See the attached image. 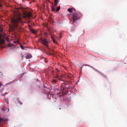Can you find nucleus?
I'll return each instance as SVG.
<instances>
[{
    "label": "nucleus",
    "mask_w": 127,
    "mask_h": 127,
    "mask_svg": "<svg viewBox=\"0 0 127 127\" xmlns=\"http://www.w3.org/2000/svg\"><path fill=\"white\" fill-rule=\"evenodd\" d=\"M11 20L14 27H17L18 23L21 21V16L19 14L14 13L13 16L11 18Z\"/></svg>",
    "instance_id": "nucleus-1"
},
{
    "label": "nucleus",
    "mask_w": 127,
    "mask_h": 127,
    "mask_svg": "<svg viewBox=\"0 0 127 127\" xmlns=\"http://www.w3.org/2000/svg\"><path fill=\"white\" fill-rule=\"evenodd\" d=\"M37 41L41 42L42 44L46 47L47 48H49L48 42L47 39L45 38H40Z\"/></svg>",
    "instance_id": "nucleus-2"
},
{
    "label": "nucleus",
    "mask_w": 127,
    "mask_h": 127,
    "mask_svg": "<svg viewBox=\"0 0 127 127\" xmlns=\"http://www.w3.org/2000/svg\"><path fill=\"white\" fill-rule=\"evenodd\" d=\"M72 18L73 22H74L78 20L81 16V14L79 13H73V14Z\"/></svg>",
    "instance_id": "nucleus-3"
},
{
    "label": "nucleus",
    "mask_w": 127,
    "mask_h": 127,
    "mask_svg": "<svg viewBox=\"0 0 127 127\" xmlns=\"http://www.w3.org/2000/svg\"><path fill=\"white\" fill-rule=\"evenodd\" d=\"M5 35L6 34L5 33H4L3 35L0 33V44L4 43V37Z\"/></svg>",
    "instance_id": "nucleus-4"
},
{
    "label": "nucleus",
    "mask_w": 127,
    "mask_h": 127,
    "mask_svg": "<svg viewBox=\"0 0 127 127\" xmlns=\"http://www.w3.org/2000/svg\"><path fill=\"white\" fill-rule=\"evenodd\" d=\"M85 66H89L91 67V68H92V69H93L94 70H95V71H96L97 72H98V73H100V74H101L103 76V77H104L105 78H106L107 77H106V76H105V75H104V74H102V73H101V72H100V71H98V70H97L95 68H94L93 67V66H90V65H87V64H85Z\"/></svg>",
    "instance_id": "nucleus-5"
},
{
    "label": "nucleus",
    "mask_w": 127,
    "mask_h": 127,
    "mask_svg": "<svg viewBox=\"0 0 127 127\" xmlns=\"http://www.w3.org/2000/svg\"><path fill=\"white\" fill-rule=\"evenodd\" d=\"M29 28L30 31L33 33L35 34L36 33V31L35 30L32 29L31 28V26L30 25L29 26Z\"/></svg>",
    "instance_id": "nucleus-6"
},
{
    "label": "nucleus",
    "mask_w": 127,
    "mask_h": 127,
    "mask_svg": "<svg viewBox=\"0 0 127 127\" xmlns=\"http://www.w3.org/2000/svg\"><path fill=\"white\" fill-rule=\"evenodd\" d=\"M24 16L25 17H30L32 16V14L29 12L27 13H25L24 14Z\"/></svg>",
    "instance_id": "nucleus-7"
},
{
    "label": "nucleus",
    "mask_w": 127,
    "mask_h": 127,
    "mask_svg": "<svg viewBox=\"0 0 127 127\" xmlns=\"http://www.w3.org/2000/svg\"><path fill=\"white\" fill-rule=\"evenodd\" d=\"M32 57L31 54L30 53H28L25 56V58L27 59H29L31 58Z\"/></svg>",
    "instance_id": "nucleus-8"
},
{
    "label": "nucleus",
    "mask_w": 127,
    "mask_h": 127,
    "mask_svg": "<svg viewBox=\"0 0 127 127\" xmlns=\"http://www.w3.org/2000/svg\"><path fill=\"white\" fill-rule=\"evenodd\" d=\"M56 82V80L54 79H53L51 81V83H52L53 84H55Z\"/></svg>",
    "instance_id": "nucleus-9"
},
{
    "label": "nucleus",
    "mask_w": 127,
    "mask_h": 127,
    "mask_svg": "<svg viewBox=\"0 0 127 127\" xmlns=\"http://www.w3.org/2000/svg\"><path fill=\"white\" fill-rule=\"evenodd\" d=\"M67 11L70 13H71L72 12V10L71 8H68L67 10Z\"/></svg>",
    "instance_id": "nucleus-10"
},
{
    "label": "nucleus",
    "mask_w": 127,
    "mask_h": 127,
    "mask_svg": "<svg viewBox=\"0 0 127 127\" xmlns=\"http://www.w3.org/2000/svg\"><path fill=\"white\" fill-rule=\"evenodd\" d=\"M60 8V6H58L56 10V11L57 12H58L59 11Z\"/></svg>",
    "instance_id": "nucleus-11"
},
{
    "label": "nucleus",
    "mask_w": 127,
    "mask_h": 127,
    "mask_svg": "<svg viewBox=\"0 0 127 127\" xmlns=\"http://www.w3.org/2000/svg\"><path fill=\"white\" fill-rule=\"evenodd\" d=\"M54 0L55 5H56L58 3V1L57 0Z\"/></svg>",
    "instance_id": "nucleus-12"
},
{
    "label": "nucleus",
    "mask_w": 127,
    "mask_h": 127,
    "mask_svg": "<svg viewBox=\"0 0 127 127\" xmlns=\"http://www.w3.org/2000/svg\"><path fill=\"white\" fill-rule=\"evenodd\" d=\"M8 47H10L12 46V44L11 43H9L7 44V45Z\"/></svg>",
    "instance_id": "nucleus-13"
},
{
    "label": "nucleus",
    "mask_w": 127,
    "mask_h": 127,
    "mask_svg": "<svg viewBox=\"0 0 127 127\" xmlns=\"http://www.w3.org/2000/svg\"><path fill=\"white\" fill-rule=\"evenodd\" d=\"M59 71V70L57 69V68H56V73H58V72Z\"/></svg>",
    "instance_id": "nucleus-14"
},
{
    "label": "nucleus",
    "mask_w": 127,
    "mask_h": 127,
    "mask_svg": "<svg viewBox=\"0 0 127 127\" xmlns=\"http://www.w3.org/2000/svg\"><path fill=\"white\" fill-rule=\"evenodd\" d=\"M57 95L59 96V97H61V96L60 95V94L59 93H58L57 94Z\"/></svg>",
    "instance_id": "nucleus-15"
},
{
    "label": "nucleus",
    "mask_w": 127,
    "mask_h": 127,
    "mask_svg": "<svg viewBox=\"0 0 127 127\" xmlns=\"http://www.w3.org/2000/svg\"><path fill=\"white\" fill-rule=\"evenodd\" d=\"M20 47L22 49H24V47L23 46H22V45H20Z\"/></svg>",
    "instance_id": "nucleus-16"
},
{
    "label": "nucleus",
    "mask_w": 127,
    "mask_h": 127,
    "mask_svg": "<svg viewBox=\"0 0 127 127\" xmlns=\"http://www.w3.org/2000/svg\"><path fill=\"white\" fill-rule=\"evenodd\" d=\"M51 37L52 38V40H53V39H54V36L52 34L51 35Z\"/></svg>",
    "instance_id": "nucleus-17"
},
{
    "label": "nucleus",
    "mask_w": 127,
    "mask_h": 127,
    "mask_svg": "<svg viewBox=\"0 0 127 127\" xmlns=\"http://www.w3.org/2000/svg\"><path fill=\"white\" fill-rule=\"evenodd\" d=\"M53 43H56V44H57V42H56V41L55 40H54V39H53Z\"/></svg>",
    "instance_id": "nucleus-18"
},
{
    "label": "nucleus",
    "mask_w": 127,
    "mask_h": 127,
    "mask_svg": "<svg viewBox=\"0 0 127 127\" xmlns=\"http://www.w3.org/2000/svg\"><path fill=\"white\" fill-rule=\"evenodd\" d=\"M83 68V67H80V71L81 72V71H82V69Z\"/></svg>",
    "instance_id": "nucleus-19"
},
{
    "label": "nucleus",
    "mask_w": 127,
    "mask_h": 127,
    "mask_svg": "<svg viewBox=\"0 0 127 127\" xmlns=\"http://www.w3.org/2000/svg\"><path fill=\"white\" fill-rule=\"evenodd\" d=\"M6 40L7 42H8L9 41V40L8 39V37H7L6 38Z\"/></svg>",
    "instance_id": "nucleus-20"
},
{
    "label": "nucleus",
    "mask_w": 127,
    "mask_h": 127,
    "mask_svg": "<svg viewBox=\"0 0 127 127\" xmlns=\"http://www.w3.org/2000/svg\"><path fill=\"white\" fill-rule=\"evenodd\" d=\"M52 11H55V9L54 8H53V7L52 8Z\"/></svg>",
    "instance_id": "nucleus-21"
},
{
    "label": "nucleus",
    "mask_w": 127,
    "mask_h": 127,
    "mask_svg": "<svg viewBox=\"0 0 127 127\" xmlns=\"http://www.w3.org/2000/svg\"><path fill=\"white\" fill-rule=\"evenodd\" d=\"M55 78H59V76L58 74H57V76Z\"/></svg>",
    "instance_id": "nucleus-22"
},
{
    "label": "nucleus",
    "mask_w": 127,
    "mask_h": 127,
    "mask_svg": "<svg viewBox=\"0 0 127 127\" xmlns=\"http://www.w3.org/2000/svg\"><path fill=\"white\" fill-rule=\"evenodd\" d=\"M60 38H61V35H62V34H61V33H60Z\"/></svg>",
    "instance_id": "nucleus-23"
},
{
    "label": "nucleus",
    "mask_w": 127,
    "mask_h": 127,
    "mask_svg": "<svg viewBox=\"0 0 127 127\" xmlns=\"http://www.w3.org/2000/svg\"><path fill=\"white\" fill-rule=\"evenodd\" d=\"M2 7V5L0 4V8H1Z\"/></svg>",
    "instance_id": "nucleus-24"
},
{
    "label": "nucleus",
    "mask_w": 127,
    "mask_h": 127,
    "mask_svg": "<svg viewBox=\"0 0 127 127\" xmlns=\"http://www.w3.org/2000/svg\"><path fill=\"white\" fill-rule=\"evenodd\" d=\"M2 85V84L1 83H0V87H1V86Z\"/></svg>",
    "instance_id": "nucleus-25"
},
{
    "label": "nucleus",
    "mask_w": 127,
    "mask_h": 127,
    "mask_svg": "<svg viewBox=\"0 0 127 127\" xmlns=\"http://www.w3.org/2000/svg\"><path fill=\"white\" fill-rule=\"evenodd\" d=\"M21 56L22 57V58H23L24 57V56H22H22Z\"/></svg>",
    "instance_id": "nucleus-26"
},
{
    "label": "nucleus",
    "mask_w": 127,
    "mask_h": 127,
    "mask_svg": "<svg viewBox=\"0 0 127 127\" xmlns=\"http://www.w3.org/2000/svg\"><path fill=\"white\" fill-rule=\"evenodd\" d=\"M20 104H22V103L21 102H20Z\"/></svg>",
    "instance_id": "nucleus-27"
},
{
    "label": "nucleus",
    "mask_w": 127,
    "mask_h": 127,
    "mask_svg": "<svg viewBox=\"0 0 127 127\" xmlns=\"http://www.w3.org/2000/svg\"><path fill=\"white\" fill-rule=\"evenodd\" d=\"M44 87L45 88H47L46 87V86H44Z\"/></svg>",
    "instance_id": "nucleus-28"
},
{
    "label": "nucleus",
    "mask_w": 127,
    "mask_h": 127,
    "mask_svg": "<svg viewBox=\"0 0 127 127\" xmlns=\"http://www.w3.org/2000/svg\"><path fill=\"white\" fill-rule=\"evenodd\" d=\"M64 89V87L63 88V90H62V91H63Z\"/></svg>",
    "instance_id": "nucleus-29"
},
{
    "label": "nucleus",
    "mask_w": 127,
    "mask_h": 127,
    "mask_svg": "<svg viewBox=\"0 0 127 127\" xmlns=\"http://www.w3.org/2000/svg\"><path fill=\"white\" fill-rule=\"evenodd\" d=\"M47 0L48 1H49L50 0Z\"/></svg>",
    "instance_id": "nucleus-30"
},
{
    "label": "nucleus",
    "mask_w": 127,
    "mask_h": 127,
    "mask_svg": "<svg viewBox=\"0 0 127 127\" xmlns=\"http://www.w3.org/2000/svg\"><path fill=\"white\" fill-rule=\"evenodd\" d=\"M55 99H57V98H56V97H55Z\"/></svg>",
    "instance_id": "nucleus-31"
},
{
    "label": "nucleus",
    "mask_w": 127,
    "mask_h": 127,
    "mask_svg": "<svg viewBox=\"0 0 127 127\" xmlns=\"http://www.w3.org/2000/svg\"><path fill=\"white\" fill-rule=\"evenodd\" d=\"M61 109V108H60V110Z\"/></svg>",
    "instance_id": "nucleus-32"
}]
</instances>
